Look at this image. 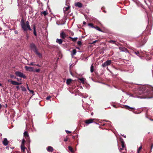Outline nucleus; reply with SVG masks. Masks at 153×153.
<instances>
[{
  "label": "nucleus",
  "instance_id": "dca6fc26",
  "mask_svg": "<svg viewBox=\"0 0 153 153\" xmlns=\"http://www.w3.org/2000/svg\"><path fill=\"white\" fill-rule=\"evenodd\" d=\"M70 7L68 6L67 7H65L63 8V10L64 12L65 13L66 11H67L69 9Z\"/></svg>",
  "mask_w": 153,
  "mask_h": 153
},
{
  "label": "nucleus",
  "instance_id": "c03bdc74",
  "mask_svg": "<svg viewBox=\"0 0 153 153\" xmlns=\"http://www.w3.org/2000/svg\"><path fill=\"white\" fill-rule=\"evenodd\" d=\"M68 140V139L67 138H65L64 139V141L65 142H66Z\"/></svg>",
  "mask_w": 153,
  "mask_h": 153
},
{
  "label": "nucleus",
  "instance_id": "bb28decb",
  "mask_svg": "<svg viewBox=\"0 0 153 153\" xmlns=\"http://www.w3.org/2000/svg\"><path fill=\"white\" fill-rule=\"evenodd\" d=\"M68 149L70 150L71 152H74L72 148L70 146H69L68 147Z\"/></svg>",
  "mask_w": 153,
  "mask_h": 153
},
{
  "label": "nucleus",
  "instance_id": "473e14b6",
  "mask_svg": "<svg viewBox=\"0 0 153 153\" xmlns=\"http://www.w3.org/2000/svg\"><path fill=\"white\" fill-rule=\"evenodd\" d=\"M134 53L137 55V56H139V52L138 51H137V52H134Z\"/></svg>",
  "mask_w": 153,
  "mask_h": 153
},
{
  "label": "nucleus",
  "instance_id": "9b49d317",
  "mask_svg": "<svg viewBox=\"0 0 153 153\" xmlns=\"http://www.w3.org/2000/svg\"><path fill=\"white\" fill-rule=\"evenodd\" d=\"M66 35L65 34L64 32H62L60 33V36L62 39H65L66 37Z\"/></svg>",
  "mask_w": 153,
  "mask_h": 153
},
{
  "label": "nucleus",
  "instance_id": "8fccbe9b",
  "mask_svg": "<svg viewBox=\"0 0 153 153\" xmlns=\"http://www.w3.org/2000/svg\"><path fill=\"white\" fill-rule=\"evenodd\" d=\"M22 84V83H21V82H20V83L18 82V85H21V84Z\"/></svg>",
  "mask_w": 153,
  "mask_h": 153
},
{
  "label": "nucleus",
  "instance_id": "f3484780",
  "mask_svg": "<svg viewBox=\"0 0 153 153\" xmlns=\"http://www.w3.org/2000/svg\"><path fill=\"white\" fill-rule=\"evenodd\" d=\"M72 81V80L70 79H67L66 81V84L68 85H69Z\"/></svg>",
  "mask_w": 153,
  "mask_h": 153
},
{
  "label": "nucleus",
  "instance_id": "49530a36",
  "mask_svg": "<svg viewBox=\"0 0 153 153\" xmlns=\"http://www.w3.org/2000/svg\"><path fill=\"white\" fill-rule=\"evenodd\" d=\"M122 48H119V49L120 50H121L122 51H123V50H122Z\"/></svg>",
  "mask_w": 153,
  "mask_h": 153
},
{
  "label": "nucleus",
  "instance_id": "a211bd4d",
  "mask_svg": "<svg viewBox=\"0 0 153 153\" xmlns=\"http://www.w3.org/2000/svg\"><path fill=\"white\" fill-rule=\"evenodd\" d=\"M69 37L71 39L72 41L73 42H75L78 39L77 37L72 38L70 36Z\"/></svg>",
  "mask_w": 153,
  "mask_h": 153
},
{
  "label": "nucleus",
  "instance_id": "37998d69",
  "mask_svg": "<svg viewBox=\"0 0 153 153\" xmlns=\"http://www.w3.org/2000/svg\"><path fill=\"white\" fill-rule=\"evenodd\" d=\"M7 81L8 82H10L11 83V81H13V80H10V79H8L7 80Z\"/></svg>",
  "mask_w": 153,
  "mask_h": 153
},
{
  "label": "nucleus",
  "instance_id": "f03ea898",
  "mask_svg": "<svg viewBox=\"0 0 153 153\" xmlns=\"http://www.w3.org/2000/svg\"><path fill=\"white\" fill-rule=\"evenodd\" d=\"M20 24L22 29L24 31H27L28 30H32L29 25V22L28 21H27L26 23H25L24 20L22 19L21 20Z\"/></svg>",
  "mask_w": 153,
  "mask_h": 153
},
{
  "label": "nucleus",
  "instance_id": "4c0bfd02",
  "mask_svg": "<svg viewBox=\"0 0 153 153\" xmlns=\"http://www.w3.org/2000/svg\"><path fill=\"white\" fill-rule=\"evenodd\" d=\"M110 43H113L114 44V43H115V41H114L112 40H110Z\"/></svg>",
  "mask_w": 153,
  "mask_h": 153
},
{
  "label": "nucleus",
  "instance_id": "39448f33",
  "mask_svg": "<svg viewBox=\"0 0 153 153\" xmlns=\"http://www.w3.org/2000/svg\"><path fill=\"white\" fill-rule=\"evenodd\" d=\"M111 63V60H108L104 63L102 65L103 67H105L106 66L109 65Z\"/></svg>",
  "mask_w": 153,
  "mask_h": 153
},
{
  "label": "nucleus",
  "instance_id": "4468645a",
  "mask_svg": "<svg viewBox=\"0 0 153 153\" xmlns=\"http://www.w3.org/2000/svg\"><path fill=\"white\" fill-rule=\"evenodd\" d=\"M78 80H79L83 84H84L85 82V79L83 78H79L78 79Z\"/></svg>",
  "mask_w": 153,
  "mask_h": 153
},
{
  "label": "nucleus",
  "instance_id": "c9c22d12",
  "mask_svg": "<svg viewBox=\"0 0 153 153\" xmlns=\"http://www.w3.org/2000/svg\"><path fill=\"white\" fill-rule=\"evenodd\" d=\"M40 71V70L39 69H36L35 70H34V71H35L36 72H39Z\"/></svg>",
  "mask_w": 153,
  "mask_h": 153
},
{
  "label": "nucleus",
  "instance_id": "58836bf2",
  "mask_svg": "<svg viewBox=\"0 0 153 153\" xmlns=\"http://www.w3.org/2000/svg\"><path fill=\"white\" fill-rule=\"evenodd\" d=\"M51 97L50 96L47 97L46 98V99L48 100H49L51 98Z\"/></svg>",
  "mask_w": 153,
  "mask_h": 153
},
{
  "label": "nucleus",
  "instance_id": "6e6552de",
  "mask_svg": "<svg viewBox=\"0 0 153 153\" xmlns=\"http://www.w3.org/2000/svg\"><path fill=\"white\" fill-rule=\"evenodd\" d=\"M2 143L3 145L5 146H7L8 143V141L6 138H4L2 141Z\"/></svg>",
  "mask_w": 153,
  "mask_h": 153
},
{
  "label": "nucleus",
  "instance_id": "0eeeda50",
  "mask_svg": "<svg viewBox=\"0 0 153 153\" xmlns=\"http://www.w3.org/2000/svg\"><path fill=\"white\" fill-rule=\"evenodd\" d=\"M24 134L25 139L29 143H30V141L29 140V137L27 132V131H25L24 133Z\"/></svg>",
  "mask_w": 153,
  "mask_h": 153
},
{
  "label": "nucleus",
  "instance_id": "c756f323",
  "mask_svg": "<svg viewBox=\"0 0 153 153\" xmlns=\"http://www.w3.org/2000/svg\"><path fill=\"white\" fill-rule=\"evenodd\" d=\"M21 88H22V91H26V89L25 88V87H24V86H21Z\"/></svg>",
  "mask_w": 153,
  "mask_h": 153
},
{
  "label": "nucleus",
  "instance_id": "423d86ee",
  "mask_svg": "<svg viewBox=\"0 0 153 153\" xmlns=\"http://www.w3.org/2000/svg\"><path fill=\"white\" fill-rule=\"evenodd\" d=\"M25 68L27 71H28L31 72L34 71L33 68L31 67H28L27 66H25Z\"/></svg>",
  "mask_w": 153,
  "mask_h": 153
},
{
  "label": "nucleus",
  "instance_id": "052dcab7",
  "mask_svg": "<svg viewBox=\"0 0 153 153\" xmlns=\"http://www.w3.org/2000/svg\"><path fill=\"white\" fill-rule=\"evenodd\" d=\"M124 137L125 138H126V136H124Z\"/></svg>",
  "mask_w": 153,
  "mask_h": 153
},
{
  "label": "nucleus",
  "instance_id": "f257e3e1",
  "mask_svg": "<svg viewBox=\"0 0 153 153\" xmlns=\"http://www.w3.org/2000/svg\"><path fill=\"white\" fill-rule=\"evenodd\" d=\"M130 97L140 99L153 97V88L149 86H142L136 88L133 94H128Z\"/></svg>",
  "mask_w": 153,
  "mask_h": 153
},
{
  "label": "nucleus",
  "instance_id": "2f4dec72",
  "mask_svg": "<svg viewBox=\"0 0 153 153\" xmlns=\"http://www.w3.org/2000/svg\"><path fill=\"white\" fill-rule=\"evenodd\" d=\"M28 65H35V64H34V62H31L30 63L28 64Z\"/></svg>",
  "mask_w": 153,
  "mask_h": 153
},
{
  "label": "nucleus",
  "instance_id": "a878e982",
  "mask_svg": "<svg viewBox=\"0 0 153 153\" xmlns=\"http://www.w3.org/2000/svg\"><path fill=\"white\" fill-rule=\"evenodd\" d=\"M96 29L97 30L100 31V32H102V31L100 29V28H99L98 27L96 26L94 27V28Z\"/></svg>",
  "mask_w": 153,
  "mask_h": 153
},
{
  "label": "nucleus",
  "instance_id": "f8f14e48",
  "mask_svg": "<svg viewBox=\"0 0 153 153\" xmlns=\"http://www.w3.org/2000/svg\"><path fill=\"white\" fill-rule=\"evenodd\" d=\"M47 149L48 151L51 152H52L53 150V147L51 146H48Z\"/></svg>",
  "mask_w": 153,
  "mask_h": 153
},
{
  "label": "nucleus",
  "instance_id": "7c9ffc66",
  "mask_svg": "<svg viewBox=\"0 0 153 153\" xmlns=\"http://www.w3.org/2000/svg\"><path fill=\"white\" fill-rule=\"evenodd\" d=\"M89 26H91L92 28H94L95 27H94L92 23H89L88 24Z\"/></svg>",
  "mask_w": 153,
  "mask_h": 153
},
{
  "label": "nucleus",
  "instance_id": "b1692460",
  "mask_svg": "<svg viewBox=\"0 0 153 153\" xmlns=\"http://www.w3.org/2000/svg\"><path fill=\"white\" fill-rule=\"evenodd\" d=\"M21 147L22 151L23 152H24L25 151V149H26V148L25 147V146H21Z\"/></svg>",
  "mask_w": 153,
  "mask_h": 153
},
{
  "label": "nucleus",
  "instance_id": "bf43d9fd",
  "mask_svg": "<svg viewBox=\"0 0 153 153\" xmlns=\"http://www.w3.org/2000/svg\"><path fill=\"white\" fill-rule=\"evenodd\" d=\"M17 79L18 80H19V79L18 78Z\"/></svg>",
  "mask_w": 153,
  "mask_h": 153
},
{
  "label": "nucleus",
  "instance_id": "864d4df0",
  "mask_svg": "<svg viewBox=\"0 0 153 153\" xmlns=\"http://www.w3.org/2000/svg\"><path fill=\"white\" fill-rule=\"evenodd\" d=\"M1 104H0V108H1Z\"/></svg>",
  "mask_w": 153,
  "mask_h": 153
},
{
  "label": "nucleus",
  "instance_id": "6e6d98bb",
  "mask_svg": "<svg viewBox=\"0 0 153 153\" xmlns=\"http://www.w3.org/2000/svg\"><path fill=\"white\" fill-rule=\"evenodd\" d=\"M93 113H91V115H93Z\"/></svg>",
  "mask_w": 153,
  "mask_h": 153
},
{
  "label": "nucleus",
  "instance_id": "1a4fd4ad",
  "mask_svg": "<svg viewBox=\"0 0 153 153\" xmlns=\"http://www.w3.org/2000/svg\"><path fill=\"white\" fill-rule=\"evenodd\" d=\"M94 119H90L85 121V123L86 124H89L92 123Z\"/></svg>",
  "mask_w": 153,
  "mask_h": 153
},
{
  "label": "nucleus",
  "instance_id": "4d7b16f0",
  "mask_svg": "<svg viewBox=\"0 0 153 153\" xmlns=\"http://www.w3.org/2000/svg\"><path fill=\"white\" fill-rule=\"evenodd\" d=\"M27 87H28V85H27Z\"/></svg>",
  "mask_w": 153,
  "mask_h": 153
},
{
  "label": "nucleus",
  "instance_id": "5701e85b",
  "mask_svg": "<svg viewBox=\"0 0 153 153\" xmlns=\"http://www.w3.org/2000/svg\"><path fill=\"white\" fill-rule=\"evenodd\" d=\"M94 71V66H93V65L92 64L91 65V66L90 71L91 73H92Z\"/></svg>",
  "mask_w": 153,
  "mask_h": 153
},
{
  "label": "nucleus",
  "instance_id": "680f3d73",
  "mask_svg": "<svg viewBox=\"0 0 153 153\" xmlns=\"http://www.w3.org/2000/svg\"><path fill=\"white\" fill-rule=\"evenodd\" d=\"M17 33V32H15V33L16 34Z\"/></svg>",
  "mask_w": 153,
  "mask_h": 153
},
{
  "label": "nucleus",
  "instance_id": "393cba45",
  "mask_svg": "<svg viewBox=\"0 0 153 153\" xmlns=\"http://www.w3.org/2000/svg\"><path fill=\"white\" fill-rule=\"evenodd\" d=\"M33 30H34L33 34L35 36H36L37 34H36V31L35 27H33Z\"/></svg>",
  "mask_w": 153,
  "mask_h": 153
},
{
  "label": "nucleus",
  "instance_id": "ddd939ff",
  "mask_svg": "<svg viewBox=\"0 0 153 153\" xmlns=\"http://www.w3.org/2000/svg\"><path fill=\"white\" fill-rule=\"evenodd\" d=\"M56 42L59 44H61L62 42V40L61 39H57Z\"/></svg>",
  "mask_w": 153,
  "mask_h": 153
},
{
  "label": "nucleus",
  "instance_id": "a19ab883",
  "mask_svg": "<svg viewBox=\"0 0 153 153\" xmlns=\"http://www.w3.org/2000/svg\"><path fill=\"white\" fill-rule=\"evenodd\" d=\"M98 41V40H96L94 41L91 44H92L95 43L96 42Z\"/></svg>",
  "mask_w": 153,
  "mask_h": 153
},
{
  "label": "nucleus",
  "instance_id": "72a5a7b5",
  "mask_svg": "<svg viewBox=\"0 0 153 153\" xmlns=\"http://www.w3.org/2000/svg\"><path fill=\"white\" fill-rule=\"evenodd\" d=\"M42 13L45 16L48 13L45 11H44Z\"/></svg>",
  "mask_w": 153,
  "mask_h": 153
},
{
  "label": "nucleus",
  "instance_id": "603ef678",
  "mask_svg": "<svg viewBox=\"0 0 153 153\" xmlns=\"http://www.w3.org/2000/svg\"><path fill=\"white\" fill-rule=\"evenodd\" d=\"M27 89L29 91V90H30V89H29V88L28 87H27Z\"/></svg>",
  "mask_w": 153,
  "mask_h": 153
},
{
  "label": "nucleus",
  "instance_id": "09e8293b",
  "mask_svg": "<svg viewBox=\"0 0 153 153\" xmlns=\"http://www.w3.org/2000/svg\"><path fill=\"white\" fill-rule=\"evenodd\" d=\"M83 23L84 25H85L86 24V22H83Z\"/></svg>",
  "mask_w": 153,
  "mask_h": 153
},
{
  "label": "nucleus",
  "instance_id": "3c124183",
  "mask_svg": "<svg viewBox=\"0 0 153 153\" xmlns=\"http://www.w3.org/2000/svg\"><path fill=\"white\" fill-rule=\"evenodd\" d=\"M36 66H38V67H40V65H39V64H37V65H36Z\"/></svg>",
  "mask_w": 153,
  "mask_h": 153
},
{
  "label": "nucleus",
  "instance_id": "79ce46f5",
  "mask_svg": "<svg viewBox=\"0 0 153 153\" xmlns=\"http://www.w3.org/2000/svg\"><path fill=\"white\" fill-rule=\"evenodd\" d=\"M29 91L33 95L34 92L33 91L30 90H29Z\"/></svg>",
  "mask_w": 153,
  "mask_h": 153
},
{
  "label": "nucleus",
  "instance_id": "20e7f679",
  "mask_svg": "<svg viewBox=\"0 0 153 153\" xmlns=\"http://www.w3.org/2000/svg\"><path fill=\"white\" fill-rule=\"evenodd\" d=\"M30 47L31 49L34 52H35L37 50L35 45L33 43H32L30 45Z\"/></svg>",
  "mask_w": 153,
  "mask_h": 153
},
{
  "label": "nucleus",
  "instance_id": "cd10ccee",
  "mask_svg": "<svg viewBox=\"0 0 153 153\" xmlns=\"http://www.w3.org/2000/svg\"><path fill=\"white\" fill-rule=\"evenodd\" d=\"M142 148V146H140L138 149L137 150V153H139L140 151Z\"/></svg>",
  "mask_w": 153,
  "mask_h": 153
},
{
  "label": "nucleus",
  "instance_id": "e433bc0d",
  "mask_svg": "<svg viewBox=\"0 0 153 153\" xmlns=\"http://www.w3.org/2000/svg\"><path fill=\"white\" fill-rule=\"evenodd\" d=\"M10 76L11 78H16V77L14 76L13 75H12V74H11L10 75Z\"/></svg>",
  "mask_w": 153,
  "mask_h": 153
},
{
  "label": "nucleus",
  "instance_id": "412c9836",
  "mask_svg": "<svg viewBox=\"0 0 153 153\" xmlns=\"http://www.w3.org/2000/svg\"><path fill=\"white\" fill-rule=\"evenodd\" d=\"M125 106L126 107V108L128 110H129L130 109H134V108L131 107L127 105H125Z\"/></svg>",
  "mask_w": 153,
  "mask_h": 153
},
{
  "label": "nucleus",
  "instance_id": "ea45409f",
  "mask_svg": "<svg viewBox=\"0 0 153 153\" xmlns=\"http://www.w3.org/2000/svg\"><path fill=\"white\" fill-rule=\"evenodd\" d=\"M65 131L67 134H69L71 133V132L68 130H65Z\"/></svg>",
  "mask_w": 153,
  "mask_h": 153
},
{
  "label": "nucleus",
  "instance_id": "c85d7f7f",
  "mask_svg": "<svg viewBox=\"0 0 153 153\" xmlns=\"http://www.w3.org/2000/svg\"><path fill=\"white\" fill-rule=\"evenodd\" d=\"M25 142V140L24 139H23L22 140V142L21 146H24Z\"/></svg>",
  "mask_w": 153,
  "mask_h": 153
},
{
  "label": "nucleus",
  "instance_id": "a18cd8bd",
  "mask_svg": "<svg viewBox=\"0 0 153 153\" xmlns=\"http://www.w3.org/2000/svg\"><path fill=\"white\" fill-rule=\"evenodd\" d=\"M153 147V144H152L151 147V149H152Z\"/></svg>",
  "mask_w": 153,
  "mask_h": 153
},
{
  "label": "nucleus",
  "instance_id": "f704fd0d",
  "mask_svg": "<svg viewBox=\"0 0 153 153\" xmlns=\"http://www.w3.org/2000/svg\"><path fill=\"white\" fill-rule=\"evenodd\" d=\"M77 44H78V45H80L82 44V42L81 41H79L77 42Z\"/></svg>",
  "mask_w": 153,
  "mask_h": 153
},
{
  "label": "nucleus",
  "instance_id": "7ed1b4c3",
  "mask_svg": "<svg viewBox=\"0 0 153 153\" xmlns=\"http://www.w3.org/2000/svg\"><path fill=\"white\" fill-rule=\"evenodd\" d=\"M16 75L19 77H22L24 78H26V76L24 74L19 71H16L15 73Z\"/></svg>",
  "mask_w": 153,
  "mask_h": 153
},
{
  "label": "nucleus",
  "instance_id": "de8ad7c7",
  "mask_svg": "<svg viewBox=\"0 0 153 153\" xmlns=\"http://www.w3.org/2000/svg\"><path fill=\"white\" fill-rule=\"evenodd\" d=\"M16 88H17V89H18L19 88V86H16Z\"/></svg>",
  "mask_w": 153,
  "mask_h": 153
},
{
  "label": "nucleus",
  "instance_id": "2eb2a0df",
  "mask_svg": "<svg viewBox=\"0 0 153 153\" xmlns=\"http://www.w3.org/2000/svg\"><path fill=\"white\" fill-rule=\"evenodd\" d=\"M121 142V143H122V148L120 149V151H121V150H122L123 149V148H125L124 142L123 141H122Z\"/></svg>",
  "mask_w": 153,
  "mask_h": 153
},
{
  "label": "nucleus",
  "instance_id": "13d9d810",
  "mask_svg": "<svg viewBox=\"0 0 153 153\" xmlns=\"http://www.w3.org/2000/svg\"><path fill=\"white\" fill-rule=\"evenodd\" d=\"M1 30V28L0 27V30Z\"/></svg>",
  "mask_w": 153,
  "mask_h": 153
},
{
  "label": "nucleus",
  "instance_id": "5fc2aeb1",
  "mask_svg": "<svg viewBox=\"0 0 153 153\" xmlns=\"http://www.w3.org/2000/svg\"><path fill=\"white\" fill-rule=\"evenodd\" d=\"M2 84L0 83V86H1Z\"/></svg>",
  "mask_w": 153,
  "mask_h": 153
},
{
  "label": "nucleus",
  "instance_id": "9d476101",
  "mask_svg": "<svg viewBox=\"0 0 153 153\" xmlns=\"http://www.w3.org/2000/svg\"><path fill=\"white\" fill-rule=\"evenodd\" d=\"M75 5L76 7H82V5L81 3L78 2L75 3Z\"/></svg>",
  "mask_w": 153,
  "mask_h": 153
},
{
  "label": "nucleus",
  "instance_id": "4be33fe9",
  "mask_svg": "<svg viewBox=\"0 0 153 153\" xmlns=\"http://www.w3.org/2000/svg\"><path fill=\"white\" fill-rule=\"evenodd\" d=\"M76 49H74L73 50L72 53L71 54V55L72 56H73L75 55V54H76Z\"/></svg>",
  "mask_w": 153,
  "mask_h": 153
},
{
  "label": "nucleus",
  "instance_id": "e2e57ef3",
  "mask_svg": "<svg viewBox=\"0 0 153 153\" xmlns=\"http://www.w3.org/2000/svg\"><path fill=\"white\" fill-rule=\"evenodd\" d=\"M88 97V96H86V97H85V98H86V97Z\"/></svg>",
  "mask_w": 153,
  "mask_h": 153
},
{
  "label": "nucleus",
  "instance_id": "aec40b11",
  "mask_svg": "<svg viewBox=\"0 0 153 153\" xmlns=\"http://www.w3.org/2000/svg\"><path fill=\"white\" fill-rule=\"evenodd\" d=\"M11 84L13 85H18V82L13 80V81H11Z\"/></svg>",
  "mask_w": 153,
  "mask_h": 153
},
{
  "label": "nucleus",
  "instance_id": "6ab92c4d",
  "mask_svg": "<svg viewBox=\"0 0 153 153\" xmlns=\"http://www.w3.org/2000/svg\"><path fill=\"white\" fill-rule=\"evenodd\" d=\"M36 53L37 55L39 57H41L42 56V54L39 53L38 52L37 50L35 52Z\"/></svg>",
  "mask_w": 153,
  "mask_h": 153
}]
</instances>
